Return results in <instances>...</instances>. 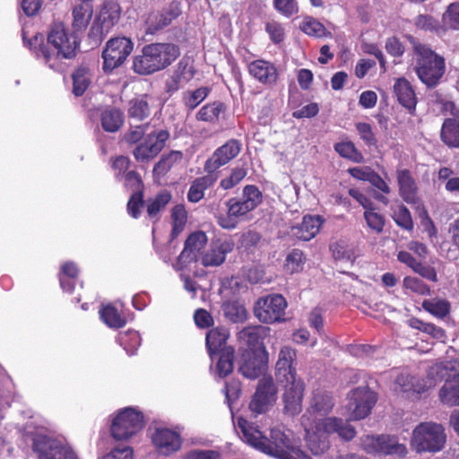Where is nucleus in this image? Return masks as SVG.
Here are the masks:
<instances>
[{
	"instance_id": "1",
	"label": "nucleus",
	"mask_w": 459,
	"mask_h": 459,
	"mask_svg": "<svg viewBox=\"0 0 459 459\" xmlns=\"http://www.w3.org/2000/svg\"><path fill=\"white\" fill-rule=\"evenodd\" d=\"M74 34L70 33L64 23L57 22L51 26L47 44H44V36L40 33L28 39L27 31L23 30L22 39L38 59L49 68L58 70L62 59H69L75 56L79 41Z\"/></svg>"
},
{
	"instance_id": "2",
	"label": "nucleus",
	"mask_w": 459,
	"mask_h": 459,
	"mask_svg": "<svg viewBox=\"0 0 459 459\" xmlns=\"http://www.w3.org/2000/svg\"><path fill=\"white\" fill-rule=\"evenodd\" d=\"M238 427L248 445L270 456L277 459H312L303 450L292 446L289 436L278 427L271 429L269 437L243 417L238 419Z\"/></svg>"
},
{
	"instance_id": "3",
	"label": "nucleus",
	"mask_w": 459,
	"mask_h": 459,
	"mask_svg": "<svg viewBox=\"0 0 459 459\" xmlns=\"http://www.w3.org/2000/svg\"><path fill=\"white\" fill-rule=\"evenodd\" d=\"M268 328L263 325H251L238 333L240 350H243L239 370L247 378H255L261 373V356L264 352L263 339Z\"/></svg>"
},
{
	"instance_id": "4",
	"label": "nucleus",
	"mask_w": 459,
	"mask_h": 459,
	"mask_svg": "<svg viewBox=\"0 0 459 459\" xmlns=\"http://www.w3.org/2000/svg\"><path fill=\"white\" fill-rule=\"evenodd\" d=\"M179 54V48L175 44L151 43L134 57L133 69L139 74H151L168 67Z\"/></svg>"
},
{
	"instance_id": "5",
	"label": "nucleus",
	"mask_w": 459,
	"mask_h": 459,
	"mask_svg": "<svg viewBox=\"0 0 459 459\" xmlns=\"http://www.w3.org/2000/svg\"><path fill=\"white\" fill-rule=\"evenodd\" d=\"M263 201V195L255 185H247L242 191V197L230 198L227 201V213L216 215L218 224L226 230L235 229L239 219L254 211Z\"/></svg>"
},
{
	"instance_id": "6",
	"label": "nucleus",
	"mask_w": 459,
	"mask_h": 459,
	"mask_svg": "<svg viewBox=\"0 0 459 459\" xmlns=\"http://www.w3.org/2000/svg\"><path fill=\"white\" fill-rule=\"evenodd\" d=\"M417 55L415 67L419 79L428 87H434L445 73V60L426 45L413 42Z\"/></svg>"
},
{
	"instance_id": "7",
	"label": "nucleus",
	"mask_w": 459,
	"mask_h": 459,
	"mask_svg": "<svg viewBox=\"0 0 459 459\" xmlns=\"http://www.w3.org/2000/svg\"><path fill=\"white\" fill-rule=\"evenodd\" d=\"M324 403H312L307 411L301 416V424L306 431V443L314 455H321L329 448L325 429L322 427V420L317 414Z\"/></svg>"
},
{
	"instance_id": "8",
	"label": "nucleus",
	"mask_w": 459,
	"mask_h": 459,
	"mask_svg": "<svg viewBox=\"0 0 459 459\" xmlns=\"http://www.w3.org/2000/svg\"><path fill=\"white\" fill-rule=\"evenodd\" d=\"M446 440L445 429L441 424L432 421L421 422L413 430L411 445L417 452L440 451Z\"/></svg>"
},
{
	"instance_id": "9",
	"label": "nucleus",
	"mask_w": 459,
	"mask_h": 459,
	"mask_svg": "<svg viewBox=\"0 0 459 459\" xmlns=\"http://www.w3.org/2000/svg\"><path fill=\"white\" fill-rule=\"evenodd\" d=\"M144 426L142 411L126 407L117 412L110 426V434L116 440H126L136 435Z\"/></svg>"
},
{
	"instance_id": "10",
	"label": "nucleus",
	"mask_w": 459,
	"mask_h": 459,
	"mask_svg": "<svg viewBox=\"0 0 459 459\" xmlns=\"http://www.w3.org/2000/svg\"><path fill=\"white\" fill-rule=\"evenodd\" d=\"M31 448L39 459H79L74 451L45 434H31Z\"/></svg>"
},
{
	"instance_id": "11",
	"label": "nucleus",
	"mask_w": 459,
	"mask_h": 459,
	"mask_svg": "<svg viewBox=\"0 0 459 459\" xmlns=\"http://www.w3.org/2000/svg\"><path fill=\"white\" fill-rule=\"evenodd\" d=\"M134 48L133 41L127 37L108 39L102 51L104 72L110 73L126 60Z\"/></svg>"
},
{
	"instance_id": "12",
	"label": "nucleus",
	"mask_w": 459,
	"mask_h": 459,
	"mask_svg": "<svg viewBox=\"0 0 459 459\" xmlns=\"http://www.w3.org/2000/svg\"><path fill=\"white\" fill-rule=\"evenodd\" d=\"M364 450L368 454L381 455H398L403 457L407 454V448L399 443L398 437L393 435H370L362 439Z\"/></svg>"
},
{
	"instance_id": "13",
	"label": "nucleus",
	"mask_w": 459,
	"mask_h": 459,
	"mask_svg": "<svg viewBox=\"0 0 459 459\" xmlns=\"http://www.w3.org/2000/svg\"><path fill=\"white\" fill-rule=\"evenodd\" d=\"M287 302L280 294L259 299L254 308L255 316L263 323L272 324L284 320Z\"/></svg>"
},
{
	"instance_id": "14",
	"label": "nucleus",
	"mask_w": 459,
	"mask_h": 459,
	"mask_svg": "<svg viewBox=\"0 0 459 459\" xmlns=\"http://www.w3.org/2000/svg\"><path fill=\"white\" fill-rule=\"evenodd\" d=\"M169 136V132L163 129L148 134L143 142L134 150V159L137 161L143 162L155 158L163 149Z\"/></svg>"
},
{
	"instance_id": "15",
	"label": "nucleus",
	"mask_w": 459,
	"mask_h": 459,
	"mask_svg": "<svg viewBox=\"0 0 459 459\" xmlns=\"http://www.w3.org/2000/svg\"><path fill=\"white\" fill-rule=\"evenodd\" d=\"M159 427L152 435V442L160 455L168 456L180 450L183 443L181 433L178 430Z\"/></svg>"
},
{
	"instance_id": "16",
	"label": "nucleus",
	"mask_w": 459,
	"mask_h": 459,
	"mask_svg": "<svg viewBox=\"0 0 459 459\" xmlns=\"http://www.w3.org/2000/svg\"><path fill=\"white\" fill-rule=\"evenodd\" d=\"M241 148L242 144L238 140L230 139L227 141L223 145L217 148L205 161L204 171L219 176L218 169L236 158L239 154Z\"/></svg>"
},
{
	"instance_id": "17",
	"label": "nucleus",
	"mask_w": 459,
	"mask_h": 459,
	"mask_svg": "<svg viewBox=\"0 0 459 459\" xmlns=\"http://www.w3.org/2000/svg\"><path fill=\"white\" fill-rule=\"evenodd\" d=\"M234 242L230 239L212 240L208 248L200 255L201 264L204 267H215L222 264L226 255L233 251Z\"/></svg>"
},
{
	"instance_id": "18",
	"label": "nucleus",
	"mask_w": 459,
	"mask_h": 459,
	"mask_svg": "<svg viewBox=\"0 0 459 459\" xmlns=\"http://www.w3.org/2000/svg\"><path fill=\"white\" fill-rule=\"evenodd\" d=\"M181 13L179 4L172 2L162 11L152 12L145 22L146 34L153 35L171 23Z\"/></svg>"
},
{
	"instance_id": "19",
	"label": "nucleus",
	"mask_w": 459,
	"mask_h": 459,
	"mask_svg": "<svg viewBox=\"0 0 459 459\" xmlns=\"http://www.w3.org/2000/svg\"><path fill=\"white\" fill-rule=\"evenodd\" d=\"M207 243V237L204 232L197 231L192 233L185 243V247L178 258L176 268L178 270L182 269L188 263L197 260V253Z\"/></svg>"
},
{
	"instance_id": "20",
	"label": "nucleus",
	"mask_w": 459,
	"mask_h": 459,
	"mask_svg": "<svg viewBox=\"0 0 459 459\" xmlns=\"http://www.w3.org/2000/svg\"><path fill=\"white\" fill-rule=\"evenodd\" d=\"M120 13L121 9L117 1L107 0L103 3L96 19V23L100 25L101 34H108L117 23Z\"/></svg>"
},
{
	"instance_id": "21",
	"label": "nucleus",
	"mask_w": 459,
	"mask_h": 459,
	"mask_svg": "<svg viewBox=\"0 0 459 459\" xmlns=\"http://www.w3.org/2000/svg\"><path fill=\"white\" fill-rule=\"evenodd\" d=\"M324 220L319 215H306L301 224L290 229V235L298 239L308 241L319 232Z\"/></svg>"
},
{
	"instance_id": "22",
	"label": "nucleus",
	"mask_w": 459,
	"mask_h": 459,
	"mask_svg": "<svg viewBox=\"0 0 459 459\" xmlns=\"http://www.w3.org/2000/svg\"><path fill=\"white\" fill-rule=\"evenodd\" d=\"M195 70L193 62L188 58L181 59L171 76V79L167 83L168 91L174 92L179 88L185 86L195 76Z\"/></svg>"
},
{
	"instance_id": "23",
	"label": "nucleus",
	"mask_w": 459,
	"mask_h": 459,
	"mask_svg": "<svg viewBox=\"0 0 459 459\" xmlns=\"http://www.w3.org/2000/svg\"><path fill=\"white\" fill-rule=\"evenodd\" d=\"M296 359V351L289 346H284L279 352V358L276 362V377L278 380L293 379L297 376L294 362Z\"/></svg>"
},
{
	"instance_id": "24",
	"label": "nucleus",
	"mask_w": 459,
	"mask_h": 459,
	"mask_svg": "<svg viewBox=\"0 0 459 459\" xmlns=\"http://www.w3.org/2000/svg\"><path fill=\"white\" fill-rule=\"evenodd\" d=\"M249 74L263 84H273L277 80V70L275 66L265 60L258 59L252 61L247 65Z\"/></svg>"
},
{
	"instance_id": "25",
	"label": "nucleus",
	"mask_w": 459,
	"mask_h": 459,
	"mask_svg": "<svg viewBox=\"0 0 459 459\" xmlns=\"http://www.w3.org/2000/svg\"><path fill=\"white\" fill-rule=\"evenodd\" d=\"M229 336V330L223 326L214 327L208 331L206 333V347L212 360L217 353L224 352L228 349H232L227 346Z\"/></svg>"
},
{
	"instance_id": "26",
	"label": "nucleus",
	"mask_w": 459,
	"mask_h": 459,
	"mask_svg": "<svg viewBox=\"0 0 459 459\" xmlns=\"http://www.w3.org/2000/svg\"><path fill=\"white\" fill-rule=\"evenodd\" d=\"M93 9L88 2L74 4L72 7V27L74 33H82L88 28Z\"/></svg>"
},
{
	"instance_id": "27",
	"label": "nucleus",
	"mask_w": 459,
	"mask_h": 459,
	"mask_svg": "<svg viewBox=\"0 0 459 459\" xmlns=\"http://www.w3.org/2000/svg\"><path fill=\"white\" fill-rule=\"evenodd\" d=\"M397 181L400 195L408 204H416L418 200L417 186L408 169L397 170Z\"/></svg>"
},
{
	"instance_id": "28",
	"label": "nucleus",
	"mask_w": 459,
	"mask_h": 459,
	"mask_svg": "<svg viewBox=\"0 0 459 459\" xmlns=\"http://www.w3.org/2000/svg\"><path fill=\"white\" fill-rule=\"evenodd\" d=\"M394 91L401 105L409 109L414 110L417 100L411 84L405 78H399L394 85Z\"/></svg>"
},
{
	"instance_id": "29",
	"label": "nucleus",
	"mask_w": 459,
	"mask_h": 459,
	"mask_svg": "<svg viewBox=\"0 0 459 459\" xmlns=\"http://www.w3.org/2000/svg\"><path fill=\"white\" fill-rule=\"evenodd\" d=\"M322 427L327 433H337L344 440L350 441L356 436L355 429L339 418H326L322 420Z\"/></svg>"
},
{
	"instance_id": "30",
	"label": "nucleus",
	"mask_w": 459,
	"mask_h": 459,
	"mask_svg": "<svg viewBox=\"0 0 459 459\" xmlns=\"http://www.w3.org/2000/svg\"><path fill=\"white\" fill-rule=\"evenodd\" d=\"M218 179L217 174L206 173L205 176L193 181L187 193V199L191 203H197L203 199L204 190L212 186Z\"/></svg>"
},
{
	"instance_id": "31",
	"label": "nucleus",
	"mask_w": 459,
	"mask_h": 459,
	"mask_svg": "<svg viewBox=\"0 0 459 459\" xmlns=\"http://www.w3.org/2000/svg\"><path fill=\"white\" fill-rule=\"evenodd\" d=\"M277 398V387L271 377H264L258 382L252 402H274Z\"/></svg>"
},
{
	"instance_id": "32",
	"label": "nucleus",
	"mask_w": 459,
	"mask_h": 459,
	"mask_svg": "<svg viewBox=\"0 0 459 459\" xmlns=\"http://www.w3.org/2000/svg\"><path fill=\"white\" fill-rule=\"evenodd\" d=\"M442 142L453 148L459 147V122L454 118H446L441 128Z\"/></svg>"
},
{
	"instance_id": "33",
	"label": "nucleus",
	"mask_w": 459,
	"mask_h": 459,
	"mask_svg": "<svg viewBox=\"0 0 459 459\" xmlns=\"http://www.w3.org/2000/svg\"><path fill=\"white\" fill-rule=\"evenodd\" d=\"M224 111V104L215 101L203 106L195 114V118L198 121L215 124L219 121L221 115Z\"/></svg>"
},
{
	"instance_id": "34",
	"label": "nucleus",
	"mask_w": 459,
	"mask_h": 459,
	"mask_svg": "<svg viewBox=\"0 0 459 459\" xmlns=\"http://www.w3.org/2000/svg\"><path fill=\"white\" fill-rule=\"evenodd\" d=\"M284 384L283 402H301L303 398L304 384L293 376V379H281L279 380Z\"/></svg>"
},
{
	"instance_id": "35",
	"label": "nucleus",
	"mask_w": 459,
	"mask_h": 459,
	"mask_svg": "<svg viewBox=\"0 0 459 459\" xmlns=\"http://www.w3.org/2000/svg\"><path fill=\"white\" fill-rule=\"evenodd\" d=\"M124 123L123 113L115 108H106L101 113V126L107 132L117 131Z\"/></svg>"
},
{
	"instance_id": "36",
	"label": "nucleus",
	"mask_w": 459,
	"mask_h": 459,
	"mask_svg": "<svg viewBox=\"0 0 459 459\" xmlns=\"http://www.w3.org/2000/svg\"><path fill=\"white\" fill-rule=\"evenodd\" d=\"M127 113L130 119L136 121H142L148 117L151 114V109L145 97L131 100L128 103Z\"/></svg>"
},
{
	"instance_id": "37",
	"label": "nucleus",
	"mask_w": 459,
	"mask_h": 459,
	"mask_svg": "<svg viewBox=\"0 0 459 459\" xmlns=\"http://www.w3.org/2000/svg\"><path fill=\"white\" fill-rule=\"evenodd\" d=\"M79 273V269L73 262H66L61 266L59 281L61 288L67 292H72L74 288V279Z\"/></svg>"
},
{
	"instance_id": "38",
	"label": "nucleus",
	"mask_w": 459,
	"mask_h": 459,
	"mask_svg": "<svg viewBox=\"0 0 459 459\" xmlns=\"http://www.w3.org/2000/svg\"><path fill=\"white\" fill-rule=\"evenodd\" d=\"M99 313L103 323L110 328H120L126 323L124 316L113 305L103 306Z\"/></svg>"
},
{
	"instance_id": "39",
	"label": "nucleus",
	"mask_w": 459,
	"mask_h": 459,
	"mask_svg": "<svg viewBox=\"0 0 459 459\" xmlns=\"http://www.w3.org/2000/svg\"><path fill=\"white\" fill-rule=\"evenodd\" d=\"M117 342L128 355H134L141 345V337L138 332L127 330L119 333Z\"/></svg>"
},
{
	"instance_id": "40",
	"label": "nucleus",
	"mask_w": 459,
	"mask_h": 459,
	"mask_svg": "<svg viewBox=\"0 0 459 459\" xmlns=\"http://www.w3.org/2000/svg\"><path fill=\"white\" fill-rule=\"evenodd\" d=\"M91 83V73L86 67H79L73 74V92L75 96H82Z\"/></svg>"
},
{
	"instance_id": "41",
	"label": "nucleus",
	"mask_w": 459,
	"mask_h": 459,
	"mask_svg": "<svg viewBox=\"0 0 459 459\" xmlns=\"http://www.w3.org/2000/svg\"><path fill=\"white\" fill-rule=\"evenodd\" d=\"M334 150L340 156L354 162L361 163L364 160L361 152L358 151L353 143L350 141L336 143Z\"/></svg>"
},
{
	"instance_id": "42",
	"label": "nucleus",
	"mask_w": 459,
	"mask_h": 459,
	"mask_svg": "<svg viewBox=\"0 0 459 459\" xmlns=\"http://www.w3.org/2000/svg\"><path fill=\"white\" fill-rule=\"evenodd\" d=\"M209 92L208 87H200L193 91H186L182 97L183 103L188 109L193 110L207 98Z\"/></svg>"
},
{
	"instance_id": "43",
	"label": "nucleus",
	"mask_w": 459,
	"mask_h": 459,
	"mask_svg": "<svg viewBox=\"0 0 459 459\" xmlns=\"http://www.w3.org/2000/svg\"><path fill=\"white\" fill-rule=\"evenodd\" d=\"M422 307L437 317H445L450 309L449 303L445 299H429L422 302Z\"/></svg>"
},
{
	"instance_id": "44",
	"label": "nucleus",
	"mask_w": 459,
	"mask_h": 459,
	"mask_svg": "<svg viewBox=\"0 0 459 459\" xmlns=\"http://www.w3.org/2000/svg\"><path fill=\"white\" fill-rule=\"evenodd\" d=\"M219 359L216 364V371L220 377L229 375L233 369V349H228L224 352L217 353Z\"/></svg>"
},
{
	"instance_id": "45",
	"label": "nucleus",
	"mask_w": 459,
	"mask_h": 459,
	"mask_svg": "<svg viewBox=\"0 0 459 459\" xmlns=\"http://www.w3.org/2000/svg\"><path fill=\"white\" fill-rule=\"evenodd\" d=\"M350 402H377V394L369 385L358 386L348 394Z\"/></svg>"
},
{
	"instance_id": "46",
	"label": "nucleus",
	"mask_w": 459,
	"mask_h": 459,
	"mask_svg": "<svg viewBox=\"0 0 459 459\" xmlns=\"http://www.w3.org/2000/svg\"><path fill=\"white\" fill-rule=\"evenodd\" d=\"M173 229L171 235L177 237L183 230L187 220V212L183 204H178L171 211Z\"/></svg>"
},
{
	"instance_id": "47",
	"label": "nucleus",
	"mask_w": 459,
	"mask_h": 459,
	"mask_svg": "<svg viewBox=\"0 0 459 459\" xmlns=\"http://www.w3.org/2000/svg\"><path fill=\"white\" fill-rule=\"evenodd\" d=\"M393 219L396 224L406 230L413 228V222L409 210L403 204L393 208Z\"/></svg>"
},
{
	"instance_id": "48",
	"label": "nucleus",
	"mask_w": 459,
	"mask_h": 459,
	"mask_svg": "<svg viewBox=\"0 0 459 459\" xmlns=\"http://www.w3.org/2000/svg\"><path fill=\"white\" fill-rule=\"evenodd\" d=\"M170 200L171 195L169 194V192H160L153 200L149 201V204L147 205L148 215L151 218L156 217L160 211L164 209Z\"/></svg>"
},
{
	"instance_id": "49",
	"label": "nucleus",
	"mask_w": 459,
	"mask_h": 459,
	"mask_svg": "<svg viewBox=\"0 0 459 459\" xmlns=\"http://www.w3.org/2000/svg\"><path fill=\"white\" fill-rule=\"evenodd\" d=\"M247 175V169L244 166L235 167L231 169L230 175L221 180L220 186L224 190H229L237 186Z\"/></svg>"
},
{
	"instance_id": "50",
	"label": "nucleus",
	"mask_w": 459,
	"mask_h": 459,
	"mask_svg": "<svg viewBox=\"0 0 459 459\" xmlns=\"http://www.w3.org/2000/svg\"><path fill=\"white\" fill-rule=\"evenodd\" d=\"M300 30L308 36L321 38L325 35V26L312 17H307L303 20Z\"/></svg>"
},
{
	"instance_id": "51",
	"label": "nucleus",
	"mask_w": 459,
	"mask_h": 459,
	"mask_svg": "<svg viewBox=\"0 0 459 459\" xmlns=\"http://www.w3.org/2000/svg\"><path fill=\"white\" fill-rule=\"evenodd\" d=\"M364 218L368 227L373 231L377 233L383 231L385 226L384 216L375 212L373 207L364 212Z\"/></svg>"
},
{
	"instance_id": "52",
	"label": "nucleus",
	"mask_w": 459,
	"mask_h": 459,
	"mask_svg": "<svg viewBox=\"0 0 459 459\" xmlns=\"http://www.w3.org/2000/svg\"><path fill=\"white\" fill-rule=\"evenodd\" d=\"M224 313L232 322H241L247 317L245 307L236 302L226 303L224 305Z\"/></svg>"
},
{
	"instance_id": "53",
	"label": "nucleus",
	"mask_w": 459,
	"mask_h": 459,
	"mask_svg": "<svg viewBox=\"0 0 459 459\" xmlns=\"http://www.w3.org/2000/svg\"><path fill=\"white\" fill-rule=\"evenodd\" d=\"M443 23L445 26L459 30V2L451 4L443 14Z\"/></svg>"
},
{
	"instance_id": "54",
	"label": "nucleus",
	"mask_w": 459,
	"mask_h": 459,
	"mask_svg": "<svg viewBox=\"0 0 459 459\" xmlns=\"http://www.w3.org/2000/svg\"><path fill=\"white\" fill-rule=\"evenodd\" d=\"M403 285L404 289L419 295H429V288L419 278L407 276L403 279Z\"/></svg>"
},
{
	"instance_id": "55",
	"label": "nucleus",
	"mask_w": 459,
	"mask_h": 459,
	"mask_svg": "<svg viewBox=\"0 0 459 459\" xmlns=\"http://www.w3.org/2000/svg\"><path fill=\"white\" fill-rule=\"evenodd\" d=\"M442 402H459V383L446 382L439 392Z\"/></svg>"
},
{
	"instance_id": "56",
	"label": "nucleus",
	"mask_w": 459,
	"mask_h": 459,
	"mask_svg": "<svg viewBox=\"0 0 459 459\" xmlns=\"http://www.w3.org/2000/svg\"><path fill=\"white\" fill-rule=\"evenodd\" d=\"M305 259L300 250H293L286 259V268L291 273H298L303 269Z\"/></svg>"
},
{
	"instance_id": "57",
	"label": "nucleus",
	"mask_w": 459,
	"mask_h": 459,
	"mask_svg": "<svg viewBox=\"0 0 459 459\" xmlns=\"http://www.w3.org/2000/svg\"><path fill=\"white\" fill-rule=\"evenodd\" d=\"M273 6L280 13L286 17H290L299 11L295 0H273Z\"/></svg>"
},
{
	"instance_id": "58",
	"label": "nucleus",
	"mask_w": 459,
	"mask_h": 459,
	"mask_svg": "<svg viewBox=\"0 0 459 459\" xmlns=\"http://www.w3.org/2000/svg\"><path fill=\"white\" fill-rule=\"evenodd\" d=\"M415 26L426 31H436L438 32L439 25L438 22L429 15L420 14L415 18Z\"/></svg>"
},
{
	"instance_id": "59",
	"label": "nucleus",
	"mask_w": 459,
	"mask_h": 459,
	"mask_svg": "<svg viewBox=\"0 0 459 459\" xmlns=\"http://www.w3.org/2000/svg\"><path fill=\"white\" fill-rule=\"evenodd\" d=\"M356 129L360 139L368 146L376 145L377 139L372 127L368 123L359 122L356 124Z\"/></svg>"
},
{
	"instance_id": "60",
	"label": "nucleus",
	"mask_w": 459,
	"mask_h": 459,
	"mask_svg": "<svg viewBox=\"0 0 459 459\" xmlns=\"http://www.w3.org/2000/svg\"><path fill=\"white\" fill-rule=\"evenodd\" d=\"M102 459H134V450L129 446L120 445L114 447Z\"/></svg>"
},
{
	"instance_id": "61",
	"label": "nucleus",
	"mask_w": 459,
	"mask_h": 459,
	"mask_svg": "<svg viewBox=\"0 0 459 459\" xmlns=\"http://www.w3.org/2000/svg\"><path fill=\"white\" fill-rule=\"evenodd\" d=\"M143 206V193L142 192H134L128 203H127V211L128 213L133 218H138V216L141 213V209Z\"/></svg>"
},
{
	"instance_id": "62",
	"label": "nucleus",
	"mask_w": 459,
	"mask_h": 459,
	"mask_svg": "<svg viewBox=\"0 0 459 459\" xmlns=\"http://www.w3.org/2000/svg\"><path fill=\"white\" fill-rule=\"evenodd\" d=\"M266 32L274 43H280L284 39V29L281 24L276 22H269L265 26Z\"/></svg>"
},
{
	"instance_id": "63",
	"label": "nucleus",
	"mask_w": 459,
	"mask_h": 459,
	"mask_svg": "<svg viewBox=\"0 0 459 459\" xmlns=\"http://www.w3.org/2000/svg\"><path fill=\"white\" fill-rule=\"evenodd\" d=\"M147 125L131 126L125 134V141L128 143H138L144 135Z\"/></svg>"
},
{
	"instance_id": "64",
	"label": "nucleus",
	"mask_w": 459,
	"mask_h": 459,
	"mask_svg": "<svg viewBox=\"0 0 459 459\" xmlns=\"http://www.w3.org/2000/svg\"><path fill=\"white\" fill-rule=\"evenodd\" d=\"M186 459H221V455L214 450H193L186 455Z\"/></svg>"
}]
</instances>
